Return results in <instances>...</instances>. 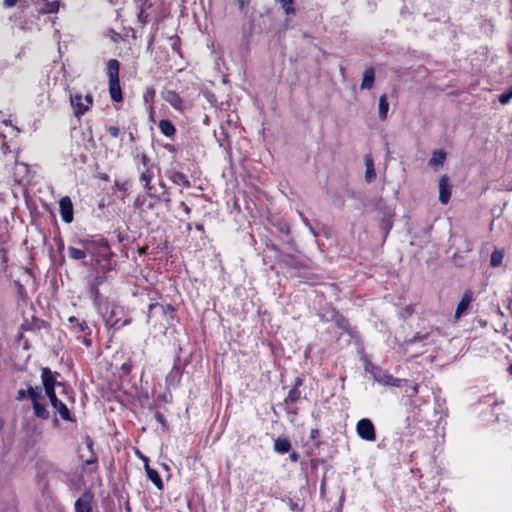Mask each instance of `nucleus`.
<instances>
[{
	"instance_id": "nucleus-1",
	"label": "nucleus",
	"mask_w": 512,
	"mask_h": 512,
	"mask_svg": "<svg viewBox=\"0 0 512 512\" xmlns=\"http://www.w3.org/2000/svg\"><path fill=\"white\" fill-rule=\"evenodd\" d=\"M119 68L120 63L116 59H110L107 62V75L109 78V93L110 97L115 102H121L123 95L119 81Z\"/></svg>"
},
{
	"instance_id": "nucleus-2",
	"label": "nucleus",
	"mask_w": 512,
	"mask_h": 512,
	"mask_svg": "<svg viewBox=\"0 0 512 512\" xmlns=\"http://www.w3.org/2000/svg\"><path fill=\"white\" fill-rule=\"evenodd\" d=\"M82 246H85L87 256H90V265L98 260L103 259L105 256H113V252L110 249L109 244L104 239H90L81 241Z\"/></svg>"
},
{
	"instance_id": "nucleus-3",
	"label": "nucleus",
	"mask_w": 512,
	"mask_h": 512,
	"mask_svg": "<svg viewBox=\"0 0 512 512\" xmlns=\"http://www.w3.org/2000/svg\"><path fill=\"white\" fill-rule=\"evenodd\" d=\"M28 395L32 401L34 415L37 418L47 420L50 417V413L42 403L44 397L42 395L41 387L37 386L34 388L31 385H28Z\"/></svg>"
},
{
	"instance_id": "nucleus-4",
	"label": "nucleus",
	"mask_w": 512,
	"mask_h": 512,
	"mask_svg": "<svg viewBox=\"0 0 512 512\" xmlns=\"http://www.w3.org/2000/svg\"><path fill=\"white\" fill-rule=\"evenodd\" d=\"M379 212L381 214L379 228L383 233L384 240L388 236L393 227V218L395 216L394 209L389 206H380Z\"/></svg>"
},
{
	"instance_id": "nucleus-5",
	"label": "nucleus",
	"mask_w": 512,
	"mask_h": 512,
	"mask_svg": "<svg viewBox=\"0 0 512 512\" xmlns=\"http://www.w3.org/2000/svg\"><path fill=\"white\" fill-rule=\"evenodd\" d=\"M356 432L358 436L366 441H375L376 432L372 421L368 418H363L358 421L356 425Z\"/></svg>"
},
{
	"instance_id": "nucleus-6",
	"label": "nucleus",
	"mask_w": 512,
	"mask_h": 512,
	"mask_svg": "<svg viewBox=\"0 0 512 512\" xmlns=\"http://www.w3.org/2000/svg\"><path fill=\"white\" fill-rule=\"evenodd\" d=\"M61 218L65 223L73 221V204L68 196L62 197L59 201Z\"/></svg>"
},
{
	"instance_id": "nucleus-7",
	"label": "nucleus",
	"mask_w": 512,
	"mask_h": 512,
	"mask_svg": "<svg viewBox=\"0 0 512 512\" xmlns=\"http://www.w3.org/2000/svg\"><path fill=\"white\" fill-rule=\"evenodd\" d=\"M439 201L442 204H447L451 196L450 179L447 175H443L439 179Z\"/></svg>"
},
{
	"instance_id": "nucleus-8",
	"label": "nucleus",
	"mask_w": 512,
	"mask_h": 512,
	"mask_svg": "<svg viewBox=\"0 0 512 512\" xmlns=\"http://www.w3.org/2000/svg\"><path fill=\"white\" fill-rule=\"evenodd\" d=\"M93 494L91 491H85L82 497L75 502V512H92Z\"/></svg>"
},
{
	"instance_id": "nucleus-9",
	"label": "nucleus",
	"mask_w": 512,
	"mask_h": 512,
	"mask_svg": "<svg viewBox=\"0 0 512 512\" xmlns=\"http://www.w3.org/2000/svg\"><path fill=\"white\" fill-rule=\"evenodd\" d=\"M59 376L58 372H52L50 368L44 367L41 370V380L43 388L46 387H55L56 385H60V382L57 381V377Z\"/></svg>"
},
{
	"instance_id": "nucleus-10",
	"label": "nucleus",
	"mask_w": 512,
	"mask_h": 512,
	"mask_svg": "<svg viewBox=\"0 0 512 512\" xmlns=\"http://www.w3.org/2000/svg\"><path fill=\"white\" fill-rule=\"evenodd\" d=\"M115 263L112 261V256H105L103 259L98 258V260L93 262L92 267L97 270V272L102 274H107L114 269Z\"/></svg>"
},
{
	"instance_id": "nucleus-11",
	"label": "nucleus",
	"mask_w": 512,
	"mask_h": 512,
	"mask_svg": "<svg viewBox=\"0 0 512 512\" xmlns=\"http://www.w3.org/2000/svg\"><path fill=\"white\" fill-rule=\"evenodd\" d=\"M174 308L171 305H161L159 303H151L148 307V320L152 317L153 314H161L163 316L169 315L171 318L173 317Z\"/></svg>"
},
{
	"instance_id": "nucleus-12",
	"label": "nucleus",
	"mask_w": 512,
	"mask_h": 512,
	"mask_svg": "<svg viewBox=\"0 0 512 512\" xmlns=\"http://www.w3.org/2000/svg\"><path fill=\"white\" fill-rule=\"evenodd\" d=\"M70 103L77 117L84 115L88 111V105H85V101H83L80 94H70Z\"/></svg>"
},
{
	"instance_id": "nucleus-13",
	"label": "nucleus",
	"mask_w": 512,
	"mask_h": 512,
	"mask_svg": "<svg viewBox=\"0 0 512 512\" xmlns=\"http://www.w3.org/2000/svg\"><path fill=\"white\" fill-rule=\"evenodd\" d=\"M473 300V292L471 290H466L460 300V302L457 305L456 311H455V318L459 319L468 309L470 303Z\"/></svg>"
},
{
	"instance_id": "nucleus-14",
	"label": "nucleus",
	"mask_w": 512,
	"mask_h": 512,
	"mask_svg": "<svg viewBox=\"0 0 512 512\" xmlns=\"http://www.w3.org/2000/svg\"><path fill=\"white\" fill-rule=\"evenodd\" d=\"M182 377V369L177 362L174 363L171 371L166 376V385L168 387H177Z\"/></svg>"
},
{
	"instance_id": "nucleus-15",
	"label": "nucleus",
	"mask_w": 512,
	"mask_h": 512,
	"mask_svg": "<svg viewBox=\"0 0 512 512\" xmlns=\"http://www.w3.org/2000/svg\"><path fill=\"white\" fill-rule=\"evenodd\" d=\"M52 407L59 413L60 417L64 421L75 422L76 419L71 415L69 409L66 404H64L58 398L56 399V403H51Z\"/></svg>"
},
{
	"instance_id": "nucleus-16",
	"label": "nucleus",
	"mask_w": 512,
	"mask_h": 512,
	"mask_svg": "<svg viewBox=\"0 0 512 512\" xmlns=\"http://www.w3.org/2000/svg\"><path fill=\"white\" fill-rule=\"evenodd\" d=\"M166 175L174 184L182 185L187 188L191 186V182L188 177L182 172L171 170L167 171Z\"/></svg>"
},
{
	"instance_id": "nucleus-17",
	"label": "nucleus",
	"mask_w": 512,
	"mask_h": 512,
	"mask_svg": "<svg viewBox=\"0 0 512 512\" xmlns=\"http://www.w3.org/2000/svg\"><path fill=\"white\" fill-rule=\"evenodd\" d=\"M163 99L168 102L173 108L177 110H181L182 108V99L173 90H166L162 93Z\"/></svg>"
},
{
	"instance_id": "nucleus-18",
	"label": "nucleus",
	"mask_w": 512,
	"mask_h": 512,
	"mask_svg": "<svg viewBox=\"0 0 512 512\" xmlns=\"http://www.w3.org/2000/svg\"><path fill=\"white\" fill-rule=\"evenodd\" d=\"M303 380L300 377H297L295 379L294 386L289 391L287 397L285 398V403H295L301 398V391L299 390V387L302 386Z\"/></svg>"
},
{
	"instance_id": "nucleus-19",
	"label": "nucleus",
	"mask_w": 512,
	"mask_h": 512,
	"mask_svg": "<svg viewBox=\"0 0 512 512\" xmlns=\"http://www.w3.org/2000/svg\"><path fill=\"white\" fill-rule=\"evenodd\" d=\"M375 81V71L372 67L366 68L363 73V79L361 83V89L370 90L373 88Z\"/></svg>"
},
{
	"instance_id": "nucleus-20",
	"label": "nucleus",
	"mask_w": 512,
	"mask_h": 512,
	"mask_svg": "<svg viewBox=\"0 0 512 512\" xmlns=\"http://www.w3.org/2000/svg\"><path fill=\"white\" fill-rule=\"evenodd\" d=\"M365 167H366L365 180H366V182L371 183L376 178V172H375V168H374L373 159L370 155L365 156Z\"/></svg>"
},
{
	"instance_id": "nucleus-21",
	"label": "nucleus",
	"mask_w": 512,
	"mask_h": 512,
	"mask_svg": "<svg viewBox=\"0 0 512 512\" xmlns=\"http://www.w3.org/2000/svg\"><path fill=\"white\" fill-rule=\"evenodd\" d=\"M290 449H291V443L288 440V438L279 437V438L275 439V441H274V450L277 453L284 454V453L289 452Z\"/></svg>"
},
{
	"instance_id": "nucleus-22",
	"label": "nucleus",
	"mask_w": 512,
	"mask_h": 512,
	"mask_svg": "<svg viewBox=\"0 0 512 512\" xmlns=\"http://www.w3.org/2000/svg\"><path fill=\"white\" fill-rule=\"evenodd\" d=\"M446 159V153L443 150H435L432 153V157L428 161V165L431 167H438L444 164Z\"/></svg>"
},
{
	"instance_id": "nucleus-23",
	"label": "nucleus",
	"mask_w": 512,
	"mask_h": 512,
	"mask_svg": "<svg viewBox=\"0 0 512 512\" xmlns=\"http://www.w3.org/2000/svg\"><path fill=\"white\" fill-rule=\"evenodd\" d=\"M395 382H397L398 386H406L404 392L408 397H413L418 393V384H410L407 380H398L396 379ZM392 385H396V383H392Z\"/></svg>"
},
{
	"instance_id": "nucleus-24",
	"label": "nucleus",
	"mask_w": 512,
	"mask_h": 512,
	"mask_svg": "<svg viewBox=\"0 0 512 512\" xmlns=\"http://www.w3.org/2000/svg\"><path fill=\"white\" fill-rule=\"evenodd\" d=\"M145 470H146L148 478L153 482V484L158 489H162L163 488V482H162V479H161L160 475L158 474V472L156 470L152 469L148 465L147 462L145 463Z\"/></svg>"
},
{
	"instance_id": "nucleus-25",
	"label": "nucleus",
	"mask_w": 512,
	"mask_h": 512,
	"mask_svg": "<svg viewBox=\"0 0 512 512\" xmlns=\"http://www.w3.org/2000/svg\"><path fill=\"white\" fill-rule=\"evenodd\" d=\"M67 252H68V256L74 260H84L87 256L85 246H82V248H76L73 246H69L67 249Z\"/></svg>"
},
{
	"instance_id": "nucleus-26",
	"label": "nucleus",
	"mask_w": 512,
	"mask_h": 512,
	"mask_svg": "<svg viewBox=\"0 0 512 512\" xmlns=\"http://www.w3.org/2000/svg\"><path fill=\"white\" fill-rule=\"evenodd\" d=\"M160 131L167 137H171L175 134L176 129L170 120L162 119L159 122Z\"/></svg>"
},
{
	"instance_id": "nucleus-27",
	"label": "nucleus",
	"mask_w": 512,
	"mask_h": 512,
	"mask_svg": "<svg viewBox=\"0 0 512 512\" xmlns=\"http://www.w3.org/2000/svg\"><path fill=\"white\" fill-rule=\"evenodd\" d=\"M153 178V172L151 169H143L140 174V180L145 183V189L150 197H152V193L150 192L152 187L150 185V182Z\"/></svg>"
},
{
	"instance_id": "nucleus-28",
	"label": "nucleus",
	"mask_w": 512,
	"mask_h": 512,
	"mask_svg": "<svg viewBox=\"0 0 512 512\" xmlns=\"http://www.w3.org/2000/svg\"><path fill=\"white\" fill-rule=\"evenodd\" d=\"M389 110V103L386 94H383L379 98V118L385 120L387 118Z\"/></svg>"
},
{
	"instance_id": "nucleus-29",
	"label": "nucleus",
	"mask_w": 512,
	"mask_h": 512,
	"mask_svg": "<svg viewBox=\"0 0 512 512\" xmlns=\"http://www.w3.org/2000/svg\"><path fill=\"white\" fill-rule=\"evenodd\" d=\"M504 258V250L503 249H495L490 258V265L492 267H499L502 264Z\"/></svg>"
},
{
	"instance_id": "nucleus-30",
	"label": "nucleus",
	"mask_w": 512,
	"mask_h": 512,
	"mask_svg": "<svg viewBox=\"0 0 512 512\" xmlns=\"http://www.w3.org/2000/svg\"><path fill=\"white\" fill-rule=\"evenodd\" d=\"M85 443H86V446H87V449L90 451L91 453V456L90 458H88L87 460H85V464L86 465H91V464H95L97 463L98 461V458L96 456V454L93 452V440L91 439V437L89 436H86L85 437Z\"/></svg>"
},
{
	"instance_id": "nucleus-31",
	"label": "nucleus",
	"mask_w": 512,
	"mask_h": 512,
	"mask_svg": "<svg viewBox=\"0 0 512 512\" xmlns=\"http://www.w3.org/2000/svg\"><path fill=\"white\" fill-rule=\"evenodd\" d=\"M60 3L57 0L46 2L42 12L45 14L57 13L59 11Z\"/></svg>"
},
{
	"instance_id": "nucleus-32",
	"label": "nucleus",
	"mask_w": 512,
	"mask_h": 512,
	"mask_svg": "<svg viewBox=\"0 0 512 512\" xmlns=\"http://www.w3.org/2000/svg\"><path fill=\"white\" fill-rule=\"evenodd\" d=\"M293 0H285L279 2L287 15H294L295 9L293 7Z\"/></svg>"
},
{
	"instance_id": "nucleus-33",
	"label": "nucleus",
	"mask_w": 512,
	"mask_h": 512,
	"mask_svg": "<svg viewBox=\"0 0 512 512\" xmlns=\"http://www.w3.org/2000/svg\"><path fill=\"white\" fill-rule=\"evenodd\" d=\"M429 333H416L412 338L405 341L406 344H414L420 341H424L428 338Z\"/></svg>"
},
{
	"instance_id": "nucleus-34",
	"label": "nucleus",
	"mask_w": 512,
	"mask_h": 512,
	"mask_svg": "<svg viewBox=\"0 0 512 512\" xmlns=\"http://www.w3.org/2000/svg\"><path fill=\"white\" fill-rule=\"evenodd\" d=\"M217 140L219 142L220 147H223L224 149L230 148L228 135L224 131H221L220 136L217 138Z\"/></svg>"
},
{
	"instance_id": "nucleus-35",
	"label": "nucleus",
	"mask_w": 512,
	"mask_h": 512,
	"mask_svg": "<svg viewBox=\"0 0 512 512\" xmlns=\"http://www.w3.org/2000/svg\"><path fill=\"white\" fill-rule=\"evenodd\" d=\"M46 396L49 398L50 403H56V393H55V387H46L44 388Z\"/></svg>"
},
{
	"instance_id": "nucleus-36",
	"label": "nucleus",
	"mask_w": 512,
	"mask_h": 512,
	"mask_svg": "<svg viewBox=\"0 0 512 512\" xmlns=\"http://www.w3.org/2000/svg\"><path fill=\"white\" fill-rule=\"evenodd\" d=\"M511 99H512V87L508 91L502 93L499 96V101L501 104H507Z\"/></svg>"
},
{
	"instance_id": "nucleus-37",
	"label": "nucleus",
	"mask_w": 512,
	"mask_h": 512,
	"mask_svg": "<svg viewBox=\"0 0 512 512\" xmlns=\"http://www.w3.org/2000/svg\"><path fill=\"white\" fill-rule=\"evenodd\" d=\"M106 278H107L106 274L97 275L94 277V279L92 280V282L90 284L93 286L99 287L100 285H102L105 282Z\"/></svg>"
},
{
	"instance_id": "nucleus-38",
	"label": "nucleus",
	"mask_w": 512,
	"mask_h": 512,
	"mask_svg": "<svg viewBox=\"0 0 512 512\" xmlns=\"http://www.w3.org/2000/svg\"><path fill=\"white\" fill-rule=\"evenodd\" d=\"M155 97V89L153 87H148L144 93L145 102L153 101Z\"/></svg>"
},
{
	"instance_id": "nucleus-39",
	"label": "nucleus",
	"mask_w": 512,
	"mask_h": 512,
	"mask_svg": "<svg viewBox=\"0 0 512 512\" xmlns=\"http://www.w3.org/2000/svg\"><path fill=\"white\" fill-rule=\"evenodd\" d=\"M137 158L140 160L143 169H149L150 158L145 154L138 155Z\"/></svg>"
},
{
	"instance_id": "nucleus-40",
	"label": "nucleus",
	"mask_w": 512,
	"mask_h": 512,
	"mask_svg": "<svg viewBox=\"0 0 512 512\" xmlns=\"http://www.w3.org/2000/svg\"><path fill=\"white\" fill-rule=\"evenodd\" d=\"M89 293H90V296L92 298H94V300H97L100 296V291H99V287H96V286H93V285H89Z\"/></svg>"
},
{
	"instance_id": "nucleus-41",
	"label": "nucleus",
	"mask_w": 512,
	"mask_h": 512,
	"mask_svg": "<svg viewBox=\"0 0 512 512\" xmlns=\"http://www.w3.org/2000/svg\"><path fill=\"white\" fill-rule=\"evenodd\" d=\"M26 398H29L28 389L27 390L20 389L17 391V396H16L17 401H23Z\"/></svg>"
},
{
	"instance_id": "nucleus-42",
	"label": "nucleus",
	"mask_w": 512,
	"mask_h": 512,
	"mask_svg": "<svg viewBox=\"0 0 512 512\" xmlns=\"http://www.w3.org/2000/svg\"><path fill=\"white\" fill-rule=\"evenodd\" d=\"M154 418L155 420L160 423L163 427L166 426V420H165V417L162 413H160L159 411H156L154 413Z\"/></svg>"
},
{
	"instance_id": "nucleus-43",
	"label": "nucleus",
	"mask_w": 512,
	"mask_h": 512,
	"mask_svg": "<svg viewBox=\"0 0 512 512\" xmlns=\"http://www.w3.org/2000/svg\"><path fill=\"white\" fill-rule=\"evenodd\" d=\"M158 199L160 201H163L167 206L170 205V203H171L169 193L166 191H164Z\"/></svg>"
},
{
	"instance_id": "nucleus-44",
	"label": "nucleus",
	"mask_w": 512,
	"mask_h": 512,
	"mask_svg": "<svg viewBox=\"0 0 512 512\" xmlns=\"http://www.w3.org/2000/svg\"><path fill=\"white\" fill-rule=\"evenodd\" d=\"M108 132L112 137L116 138L119 135V128L117 126H110Z\"/></svg>"
},
{
	"instance_id": "nucleus-45",
	"label": "nucleus",
	"mask_w": 512,
	"mask_h": 512,
	"mask_svg": "<svg viewBox=\"0 0 512 512\" xmlns=\"http://www.w3.org/2000/svg\"><path fill=\"white\" fill-rule=\"evenodd\" d=\"M18 0H3V5L6 8H12L16 5Z\"/></svg>"
},
{
	"instance_id": "nucleus-46",
	"label": "nucleus",
	"mask_w": 512,
	"mask_h": 512,
	"mask_svg": "<svg viewBox=\"0 0 512 512\" xmlns=\"http://www.w3.org/2000/svg\"><path fill=\"white\" fill-rule=\"evenodd\" d=\"M84 101H85V105H88V109L90 108V106L93 104V97L91 94H87L84 98Z\"/></svg>"
},
{
	"instance_id": "nucleus-47",
	"label": "nucleus",
	"mask_w": 512,
	"mask_h": 512,
	"mask_svg": "<svg viewBox=\"0 0 512 512\" xmlns=\"http://www.w3.org/2000/svg\"><path fill=\"white\" fill-rule=\"evenodd\" d=\"M78 327H79L80 331H82L84 333H86V331L89 332V327L84 321L81 323H78Z\"/></svg>"
},
{
	"instance_id": "nucleus-48",
	"label": "nucleus",
	"mask_w": 512,
	"mask_h": 512,
	"mask_svg": "<svg viewBox=\"0 0 512 512\" xmlns=\"http://www.w3.org/2000/svg\"><path fill=\"white\" fill-rule=\"evenodd\" d=\"M180 206L183 208V211L185 212L186 215H189L191 213V208L185 202H181Z\"/></svg>"
},
{
	"instance_id": "nucleus-49",
	"label": "nucleus",
	"mask_w": 512,
	"mask_h": 512,
	"mask_svg": "<svg viewBox=\"0 0 512 512\" xmlns=\"http://www.w3.org/2000/svg\"><path fill=\"white\" fill-rule=\"evenodd\" d=\"M305 221V224L306 226H308L310 232L313 234L314 237H317L318 236V233L315 231V229L310 225V223L308 222L307 219L304 220Z\"/></svg>"
},
{
	"instance_id": "nucleus-50",
	"label": "nucleus",
	"mask_w": 512,
	"mask_h": 512,
	"mask_svg": "<svg viewBox=\"0 0 512 512\" xmlns=\"http://www.w3.org/2000/svg\"><path fill=\"white\" fill-rule=\"evenodd\" d=\"M338 325L339 327L343 328V329H347V326H348V322L346 319L344 318H341L339 321H338Z\"/></svg>"
},
{
	"instance_id": "nucleus-51",
	"label": "nucleus",
	"mask_w": 512,
	"mask_h": 512,
	"mask_svg": "<svg viewBox=\"0 0 512 512\" xmlns=\"http://www.w3.org/2000/svg\"><path fill=\"white\" fill-rule=\"evenodd\" d=\"M289 458L292 462H297L298 459H299V454L297 452H292L290 455H289Z\"/></svg>"
},
{
	"instance_id": "nucleus-52",
	"label": "nucleus",
	"mask_w": 512,
	"mask_h": 512,
	"mask_svg": "<svg viewBox=\"0 0 512 512\" xmlns=\"http://www.w3.org/2000/svg\"><path fill=\"white\" fill-rule=\"evenodd\" d=\"M319 435L318 429H312L310 432V438L315 439Z\"/></svg>"
},
{
	"instance_id": "nucleus-53",
	"label": "nucleus",
	"mask_w": 512,
	"mask_h": 512,
	"mask_svg": "<svg viewBox=\"0 0 512 512\" xmlns=\"http://www.w3.org/2000/svg\"><path fill=\"white\" fill-rule=\"evenodd\" d=\"M267 248H269V249H271V250H273L275 252H279L278 247L276 245H274V244H267Z\"/></svg>"
},
{
	"instance_id": "nucleus-54",
	"label": "nucleus",
	"mask_w": 512,
	"mask_h": 512,
	"mask_svg": "<svg viewBox=\"0 0 512 512\" xmlns=\"http://www.w3.org/2000/svg\"><path fill=\"white\" fill-rule=\"evenodd\" d=\"M196 230L200 232H204V226L202 224H196L195 225Z\"/></svg>"
},
{
	"instance_id": "nucleus-55",
	"label": "nucleus",
	"mask_w": 512,
	"mask_h": 512,
	"mask_svg": "<svg viewBox=\"0 0 512 512\" xmlns=\"http://www.w3.org/2000/svg\"><path fill=\"white\" fill-rule=\"evenodd\" d=\"M290 507L292 510H295L298 507V504L290 500Z\"/></svg>"
},
{
	"instance_id": "nucleus-56",
	"label": "nucleus",
	"mask_w": 512,
	"mask_h": 512,
	"mask_svg": "<svg viewBox=\"0 0 512 512\" xmlns=\"http://www.w3.org/2000/svg\"><path fill=\"white\" fill-rule=\"evenodd\" d=\"M69 322H71V323L76 322L77 324L79 323V322H78V319H77L76 317H74V316H71V317L69 318Z\"/></svg>"
},
{
	"instance_id": "nucleus-57",
	"label": "nucleus",
	"mask_w": 512,
	"mask_h": 512,
	"mask_svg": "<svg viewBox=\"0 0 512 512\" xmlns=\"http://www.w3.org/2000/svg\"><path fill=\"white\" fill-rule=\"evenodd\" d=\"M83 343L86 345V346H89L91 344V341L87 338H84L83 340Z\"/></svg>"
},
{
	"instance_id": "nucleus-58",
	"label": "nucleus",
	"mask_w": 512,
	"mask_h": 512,
	"mask_svg": "<svg viewBox=\"0 0 512 512\" xmlns=\"http://www.w3.org/2000/svg\"><path fill=\"white\" fill-rule=\"evenodd\" d=\"M129 139H130V141L135 140L134 134L132 132H129Z\"/></svg>"
},
{
	"instance_id": "nucleus-59",
	"label": "nucleus",
	"mask_w": 512,
	"mask_h": 512,
	"mask_svg": "<svg viewBox=\"0 0 512 512\" xmlns=\"http://www.w3.org/2000/svg\"><path fill=\"white\" fill-rule=\"evenodd\" d=\"M340 73L343 77H345V68L344 67H341L340 68Z\"/></svg>"
},
{
	"instance_id": "nucleus-60",
	"label": "nucleus",
	"mask_w": 512,
	"mask_h": 512,
	"mask_svg": "<svg viewBox=\"0 0 512 512\" xmlns=\"http://www.w3.org/2000/svg\"><path fill=\"white\" fill-rule=\"evenodd\" d=\"M507 371L510 375H512V364L508 366Z\"/></svg>"
},
{
	"instance_id": "nucleus-61",
	"label": "nucleus",
	"mask_w": 512,
	"mask_h": 512,
	"mask_svg": "<svg viewBox=\"0 0 512 512\" xmlns=\"http://www.w3.org/2000/svg\"><path fill=\"white\" fill-rule=\"evenodd\" d=\"M112 4H118L120 3L122 0H109Z\"/></svg>"
},
{
	"instance_id": "nucleus-62",
	"label": "nucleus",
	"mask_w": 512,
	"mask_h": 512,
	"mask_svg": "<svg viewBox=\"0 0 512 512\" xmlns=\"http://www.w3.org/2000/svg\"><path fill=\"white\" fill-rule=\"evenodd\" d=\"M282 231L285 232L286 234H288L289 233V228L286 227L285 229H282Z\"/></svg>"
},
{
	"instance_id": "nucleus-63",
	"label": "nucleus",
	"mask_w": 512,
	"mask_h": 512,
	"mask_svg": "<svg viewBox=\"0 0 512 512\" xmlns=\"http://www.w3.org/2000/svg\"><path fill=\"white\" fill-rule=\"evenodd\" d=\"M57 423H58V420L55 418L54 419V424L57 425Z\"/></svg>"
},
{
	"instance_id": "nucleus-64",
	"label": "nucleus",
	"mask_w": 512,
	"mask_h": 512,
	"mask_svg": "<svg viewBox=\"0 0 512 512\" xmlns=\"http://www.w3.org/2000/svg\"><path fill=\"white\" fill-rule=\"evenodd\" d=\"M187 229H188V230H190V229H191V224H188Z\"/></svg>"
}]
</instances>
